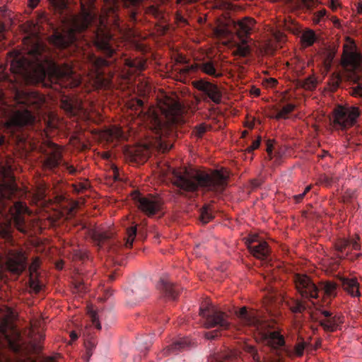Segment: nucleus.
Returning a JSON list of instances; mask_svg holds the SVG:
<instances>
[{
    "instance_id": "f257e3e1",
    "label": "nucleus",
    "mask_w": 362,
    "mask_h": 362,
    "mask_svg": "<svg viewBox=\"0 0 362 362\" xmlns=\"http://www.w3.org/2000/svg\"><path fill=\"white\" fill-rule=\"evenodd\" d=\"M27 58L18 51L11 52V71L27 81L41 82L47 77L54 80L65 88H75L81 81L68 64L60 65L49 55L47 47L38 40L28 47Z\"/></svg>"
},
{
    "instance_id": "f03ea898",
    "label": "nucleus",
    "mask_w": 362,
    "mask_h": 362,
    "mask_svg": "<svg viewBox=\"0 0 362 362\" xmlns=\"http://www.w3.org/2000/svg\"><path fill=\"white\" fill-rule=\"evenodd\" d=\"M93 20L94 16L89 11H84L80 16H71L62 31L53 28L49 41L57 48L65 49L83 38L87 42L93 43L105 57H113L116 54V47L112 34L102 23L90 28Z\"/></svg>"
},
{
    "instance_id": "7ed1b4c3",
    "label": "nucleus",
    "mask_w": 362,
    "mask_h": 362,
    "mask_svg": "<svg viewBox=\"0 0 362 362\" xmlns=\"http://www.w3.org/2000/svg\"><path fill=\"white\" fill-rule=\"evenodd\" d=\"M173 175V185L180 194L185 196L199 189L220 194L225 190L228 180V175L222 170L182 168L174 170Z\"/></svg>"
},
{
    "instance_id": "20e7f679",
    "label": "nucleus",
    "mask_w": 362,
    "mask_h": 362,
    "mask_svg": "<svg viewBox=\"0 0 362 362\" xmlns=\"http://www.w3.org/2000/svg\"><path fill=\"white\" fill-rule=\"evenodd\" d=\"M162 114L166 122L163 121L157 115L151 118V129L154 134L153 146L158 151L166 152L173 147L172 140L168 138L170 133L169 124H177L184 122L183 109L176 101L165 103L160 107Z\"/></svg>"
},
{
    "instance_id": "39448f33",
    "label": "nucleus",
    "mask_w": 362,
    "mask_h": 362,
    "mask_svg": "<svg viewBox=\"0 0 362 362\" xmlns=\"http://www.w3.org/2000/svg\"><path fill=\"white\" fill-rule=\"evenodd\" d=\"M262 341L271 351V354L264 356L263 359L269 362H284V356H301L306 345L304 341H301L295 345L293 350L286 347L284 337L278 331L262 333Z\"/></svg>"
},
{
    "instance_id": "423d86ee",
    "label": "nucleus",
    "mask_w": 362,
    "mask_h": 362,
    "mask_svg": "<svg viewBox=\"0 0 362 362\" xmlns=\"http://www.w3.org/2000/svg\"><path fill=\"white\" fill-rule=\"evenodd\" d=\"M293 281L301 299L289 298L285 303L290 311L293 314H302L310 305L308 300L318 297L319 289L311 279L305 274H295Z\"/></svg>"
},
{
    "instance_id": "0eeeda50",
    "label": "nucleus",
    "mask_w": 362,
    "mask_h": 362,
    "mask_svg": "<svg viewBox=\"0 0 362 362\" xmlns=\"http://www.w3.org/2000/svg\"><path fill=\"white\" fill-rule=\"evenodd\" d=\"M199 315L204 320V326L206 328L218 327L220 329H226L229 327L227 315L208 302L202 305Z\"/></svg>"
},
{
    "instance_id": "6e6552de",
    "label": "nucleus",
    "mask_w": 362,
    "mask_h": 362,
    "mask_svg": "<svg viewBox=\"0 0 362 362\" xmlns=\"http://www.w3.org/2000/svg\"><path fill=\"white\" fill-rule=\"evenodd\" d=\"M339 283H334L332 281L323 282L321 284V289L325 295L328 298H334L337 295V286L341 285L343 289L353 297L361 296L359 291V284L354 278L340 277Z\"/></svg>"
},
{
    "instance_id": "1a4fd4ad",
    "label": "nucleus",
    "mask_w": 362,
    "mask_h": 362,
    "mask_svg": "<svg viewBox=\"0 0 362 362\" xmlns=\"http://www.w3.org/2000/svg\"><path fill=\"white\" fill-rule=\"evenodd\" d=\"M218 63L212 59L203 60L200 62H196L192 64H187L179 69L178 73L181 77H187L196 74L199 70L202 73L214 77L220 78L222 76V72L217 68Z\"/></svg>"
},
{
    "instance_id": "9d476101",
    "label": "nucleus",
    "mask_w": 362,
    "mask_h": 362,
    "mask_svg": "<svg viewBox=\"0 0 362 362\" xmlns=\"http://www.w3.org/2000/svg\"><path fill=\"white\" fill-rule=\"evenodd\" d=\"M360 115L361 111L357 107L339 105L334 110V126L341 129H348L356 124Z\"/></svg>"
},
{
    "instance_id": "9b49d317",
    "label": "nucleus",
    "mask_w": 362,
    "mask_h": 362,
    "mask_svg": "<svg viewBox=\"0 0 362 362\" xmlns=\"http://www.w3.org/2000/svg\"><path fill=\"white\" fill-rule=\"evenodd\" d=\"M13 98L18 105L37 110L40 109L45 103V97L35 91L23 89H15Z\"/></svg>"
},
{
    "instance_id": "f8f14e48",
    "label": "nucleus",
    "mask_w": 362,
    "mask_h": 362,
    "mask_svg": "<svg viewBox=\"0 0 362 362\" xmlns=\"http://www.w3.org/2000/svg\"><path fill=\"white\" fill-rule=\"evenodd\" d=\"M133 199L138 209L149 217L156 214L161 209L160 200L153 196H144L135 192L133 194Z\"/></svg>"
},
{
    "instance_id": "ddd939ff",
    "label": "nucleus",
    "mask_w": 362,
    "mask_h": 362,
    "mask_svg": "<svg viewBox=\"0 0 362 362\" xmlns=\"http://www.w3.org/2000/svg\"><path fill=\"white\" fill-rule=\"evenodd\" d=\"M6 267L13 274H22L27 267V258L22 250H8L6 253Z\"/></svg>"
},
{
    "instance_id": "4468645a",
    "label": "nucleus",
    "mask_w": 362,
    "mask_h": 362,
    "mask_svg": "<svg viewBox=\"0 0 362 362\" xmlns=\"http://www.w3.org/2000/svg\"><path fill=\"white\" fill-rule=\"evenodd\" d=\"M90 78L97 88H103L108 83L107 79L105 77V73L102 68L109 66L110 62L102 57H90Z\"/></svg>"
},
{
    "instance_id": "2eb2a0df",
    "label": "nucleus",
    "mask_w": 362,
    "mask_h": 362,
    "mask_svg": "<svg viewBox=\"0 0 362 362\" xmlns=\"http://www.w3.org/2000/svg\"><path fill=\"white\" fill-rule=\"evenodd\" d=\"M28 213V209L22 202H15L9 209L11 218L13 221L15 227L21 233L26 234L29 226L25 222V215Z\"/></svg>"
},
{
    "instance_id": "dca6fc26",
    "label": "nucleus",
    "mask_w": 362,
    "mask_h": 362,
    "mask_svg": "<svg viewBox=\"0 0 362 362\" xmlns=\"http://www.w3.org/2000/svg\"><path fill=\"white\" fill-rule=\"evenodd\" d=\"M193 86L198 90L203 92L215 104H220L222 92L216 84L209 81L199 79L193 82Z\"/></svg>"
},
{
    "instance_id": "f3484780",
    "label": "nucleus",
    "mask_w": 362,
    "mask_h": 362,
    "mask_svg": "<svg viewBox=\"0 0 362 362\" xmlns=\"http://www.w3.org/2000/svg\"><path fill=\"white\" fill-rule=\"evenodd\" d=\"M47 148L50 150H45L44 154L45 158L43 161L44 166L50 170H54L62 163V155L58 146L51 141H47Z\"/></svg>"
},
{
    "instance_id": "a211bd4d",
    "label": "nucleus",
    "mask_w": 362,
    "mask_h": 362,
    "mask_svg": "<svg viewBox=\"0 0 362 362\" xmlns=\"http://www.w3.org/2000/svg\"><path fill=\"white\" fill-rule=\"evenodd\" d=\"M247 247L250 253L257 259H266L269 254V249L267 243L253 236L250 238L247 242Z\"/></svg>"
},
{
    "instance_id": "6ab92c4d",
    "label": "nucleus",
    "mask_w": 362,
    "mask_h": 362,
    "mask_svg": "<svg viewBox=\"0 0 362 362\" xmlns=\"http://www.w3.org/2000/svg\"><path fill=\"white\" fill-rule=\"evenodd\" d=\"M358 236H357L356 238L351 239H339L335 243V249L337 257L340 259L345 258L349 255L351 250H360L361 245L358 243Z\"/></svg>"
},
{
    "instance_id": "aec40b11",
    "label": "nucleus",
    "mask_w": 362,
    "mask_h": 362,
    "mask_svg": "<svg viewBox=\"0 0 362 362\" xmlns=\"http://www.w3.org/2000/svg\"><path fill=\"white\" fill-rule=\"evenodd\" d=\"M237 316L244 325L254 326L257 329H259V327L261 325V320L255 311H247L245 307H243L237 313Z\"/></svg>"
},
{
    "instance_id": "412c9836",
    "label": "nucleus",
    "mask_w": 362,
    "mask_h": 362,
    "mask_svg": "<svg viewBox=\"0 0 362 362\" xmlns=\"http://www.w3.org/2000/svg\"><path fill=\"white\" fill-rule=\"evenodd\" d=\"M255 23L254 19L246 17L235 24L234 27L240 39L247 40L254 28Z\"/></svg>"
},
{
    "instance_id": "4be33fe9",
    "label": "nucleus",
    "mask_w": 362,
    "mask_h": 362,
    "mask_svg": "<svg viewBox=\"0 0 362 362\" xmlns=\"http://www.w3.org/2000/svg\"><path fill=\"white\" fill-rule=\"evenodd\" d=\"M160 283V288L162 290L165 296L170 300H175L180 292V286L174 284L167 277H162Z\"/></svg>"
},
{
    "instance_id": "5701e85b",
    "label": "nucleus",
    "mask_w": 362,
    "mask_h": 362,
    "mask_svg": "<svg viewBox=\"0 0 362 362\" xmlns=\"http://www.w3.org/2000/svg\"><path fill=\"white\" fill-rule=\"evenodd\" d=\"M361 56L355 52L344 54L342 58V64L346 69L355 72L361 68Z\"/></svg>"
},
{
    "instance_id": "b1692460",
    "label": "nucleus",
    "mask_w": 362,
    "mask_h": 362,
    "mask_svg": "<svg viewBox=\"0 0 362 362\" xmlns=\"http://www.w3.org/2000/svg\"><path fill=\"white\" fill-rule=\"evenodd\" d=\"M320 325L327 332H334L344 322L341 315L336 314L333 317L322 318L318 320Z\"/></svg>"
},
{
    "instance_id": "393cba45",
    "label": "nucleus",
    "mask_w": 362,
    "mask_h": 362,
    "mask_svg": "<svg viewBox=\"0 0 362 362\" xmlns=\"http://www.w3.org/2000/svg\"><path fill=\"white\" fill-rule=\"evenodd\" d=\"M189 345V342L187 339H180L165 348L162 353L163 356H168L171 354H176L180 351L185 350Z\"/></svg>"
},
{
    "instance_id": "a878e982",
    "label": "nucleus",
    "mask_w": 362,
    "mask_h": 362,
    "mask_svg": "<svg viewBox=\"0 0 362 362\" xmlns=\"http://www.w3.org/2000/svg\"><path fill=\"white\" fill-rule=\"evenodd\" d=\"M123 6L129 9V18L132 21H136L138 13L137 9L144 0H120Z\"/></svg>"
},
{
    "instance_id": "bb28decb",
    "label": "nucleus",
    "mask_w": 362,
    "mask_h": 362,
    "mask_svg": "<svg viewBox=\"0 0 362 362\" xmlns=\"http://www.w3.org/2000/svg\"><path fill=\"white\" fill-rule=\"evenodd\" d=\"M35 121V116L31 112L28 110L23 113L18 114L16 118V123L19 127L32 125Z\"/></svg>"
},
{
    "instance_id": "cd10ccee",
    "label": "nucleus",
    "mask_w": 362,
    "mask_h": 362,
    "mask_svg": "<svg viewBox=\"0 0 362 362\" xmlns=\"http://www.w3.org/2000/svg\"><path fill=\"white\" fill-rule=\"evenodd\" d=\"M93 242L102 247L107 243L110 239V235L107 232H99L98 230H92L90 233Z\"/></svg>"
},
{
    "instance_id": "c85d7f7f",
    "label": "nucleus",
    "mask_w": 362,
    "mask_h": 362,
    "mask_svg": "<svg viewBox=\"0 0 362 362\" xmlns=\"http://www.w3.org/2000/svg\"><path fill=\"white\" fill-rule=\"evenodd\" d=\"M44 339L45 335L42 333H38L35 335L30 344L29 352L31 354H39L42 349L40 343Z\"/></svg>"
},
{
    "instance_id": "c756f323",
    "label": "nucleus",
    "mask_w": 362,
    "mask_h": 362,
    "mask_svg": "<svg viewBox=\"0 0 362 362\" xmlns=\"http://www.w3.org/2000/svg\"><path fill=\"white\" fill-rule=\"evenodd\" d=\"M214 218V209L211 205H204L200 211V220L204 223H209Z\"/></svg>"
},
{
    "instance_id": "7c9ffc66",
    "label": "nucleus",
    "mask_w": 362,
    "mask_h": 362,
    "mask_svg": "<svg viewBox=\"0 0 362 362\" xmlns=\"http://www.w3.org/2000/svg\"><path fill=\"white\" fill-rule=\"evenodd\" d=\"M242 348L245 352L250 355L254 362H262V356L254 346L245 343Z\"/></svg>"
},
{
    "instance_id": "2f4dec72",
    "label": "nucleus",
    "mask_w": 362,
    "mask_h": 362,
    "mask_svg": "<svg viewBox=\"0 0 362 362\" xmlns=\"http://www.w3.org/2000/svg\"><path fill=\"white\" fill-rule=\"evenodd\" d=\"M295 107L296 106L293 104H286L281 110H277L276 114L273 117L276 119H286L288 115L293 112Z\"/></svg>"
},
{
    "instance_id": "473e14b6",
    "label": "nucleus",
    "mask_w": 362,
    "mask_h": 362,
    "mask_svg": "<svg viewBox=\"0 0 362 362\" xmlns=\"http://www.w3.org/2000/svg\"><path fill=\"white\" fill-rule=\"evenodd\" d=\"M241 41V44H238L236 47V49L235 50V54L242 57H247L250 52V48L247 45V40L246 39H240Z\"/></svg>"
},
{
    "instance_id": "72a5a7b5",
    "label": "nucleus",
    "mask_w": 362,
    "mask_h": 362,
    "mask_svg": "<svg viewBox=\"0 0 362 362\" xmlns=\"http://www.w3.org/2000/svg\"><path fill=\"white\" fill-rule=\"evenodd\" d=\"M145 13L153 16L156 19L163 20L164 13L163 12L155 5H151L145 8Z\"/></svg>"
},
{
    "instance_id": "f704fd0d",
    "label": "nucleus",
    "mask_w": 362,
    "mask_h": 362,
    "mask_svg": "<svg viewBox=\"0 0 362 362\" xmlns=\"http://www.w3.org/2000/svg\"><path fill=\"white\" fill-rule=\"evenodd\" d=\"M315 40L316 35L313 30L305 31L303 33L301 36V41L307 47L313 45Z\"/></svg>"
},
{
    "instance_id": "c9c22d12",
    "label": "nucleus",
    "mask_w": 362,
    "mask_h": 362,
    "mask_svg": "<svg viewBox=\"0 0 362 362\" xmlns=\"http://www.w3.org/2000/svg\"><path fill=\"white\" fill-rule=\"evenodd\" d=\"M28 284L30 290L35 293H39L42 287V285L37 279V275H29Z\"/></svg>"
},
{
    "instance_id": "e433bc0d",
    "label": "nucleus",
    "mask_w": 362,
    "mask_h": 362,
    "mask_svg": "<svg viewBox=\"0 0 362 362\" xmlns=\"http://www.w3.org/2000/svg\"><path fill=\"white\" fill-rule=\"evenodd\" d=\"M49 4L55 11L59 12L60 14H62L68 6L66 0H49Z\"/></svg>"
},
{
    "instance_id": "4c0bfd02",
    "label": "nucleus",
    "mask_w": 362,
    "mask_h": 362,
    "mask_svg": "<svg viewBox=\"0 0 362 362\" xmlns=\"http://www.w3.org/2000/svg\"><path fill=\"white\" fill-rule=\"evenodd\" d=\"M49 4L55 11L59 12L60 14H62L68 6L66 0H49Z\"/></svg>"
},
{
    "instance_id": "58836bf2",
    "label": "nucleus",
    "mask_w": 362,
    "mask_h": 362,
    "mask_svg": "<svg viewBox=\"0 0 362 362\" xmlns=\"http://www.w3.org/2000/svg\"><path fill=\"white\" fill-rule=\"evenodd\" d=\"M136 235V227L132 226L127 229V238L125 245L127 247H131Z\"/></svg>"
},
{
    "instance_id": "ea45409f",
    "label": "nucleus",
    "mask_w": 362,
    "mask_h": 362,
    "mask_svg": "<svg viewBox=\"0 0 362 362\" xmlns=\"http://www.w3.org/2000/svg\"><path fill=\"white\" fill-rule=\"evenodd\" d=\"M317 3V0H295V5L297 7L307 9H312Z\"/></svg>"
},
{
    "instance_id": "a19ab883",
    "label": "nucleus",
    "mask_w": 362,
    "mask_h": 362,
    "mask_svg": "<svg viewBox=\"0 0 362 362\" xmlns=\"http://www.w3.org/2000/svg\"><path fill=\"white\" fill-rule=\"evenodd\" d=\"M301 86L306 90L314 89L316 86V80L312 76H308L301 82Z\"/></svg>"
},
{
    "instance_id": "79ce46f5",
    "label": "nucleus",
    "mask_w": 362,
    "mask_h": 362,
    "mask_svg": "<svg viewBox=\"0 0 362 362\" xmlns=\"http://www.w3.org/2000/svg\"><path fill=\"white\" fill-rule=\"evenodd\" d=\"M206 130H207L206 125L205 124L202 123V124H200L194 127L192 133L194 134V135L196 137L200 139L203 136V135L206 132Z\"/></svg>"
},
{
    "instance_id": "37998d69",
    "label": "nucleus",
    "mask_w": 362,
    "mask_h": 362,
    "mask_svg": "<svg viewBox=\"0 0 362 362\" xmlns=\"http://www.w3.org/2000/svg\"><path fill=\"white\" fill-rule=\"evenodd\" d=\"M0 236L6 240H10L11 238L10 223L5 226H0Z\"/></svg>"
},
{
    "instance_id": "c03bdc74",
    "label": "nucleus",
    "mask_w": 362,
    "mask_h": 362,
    "mask_svg": "<svg viewBox=\"0 0 362 362\" xmlns=\"http://www.w3.org/2000/svg\"><path fill=\"white\" fill-rule=\"evenodd\" d=\"M125 65L129 68H136L140 70L144 67V64L141 62L130 59H125Z\"/></svg>"
},
{
    "instance_id": "a18cd8bd",
    "label": "nucleus",
    "mask_w": 362,
    "mask_h": 362,
    "mask_svg": "<svg viewBox=\"0 0 362 362\" xmlns=\"http://www.w3.org/2000/svg\"><path fill=\"white\" fill-rule=\"evenodd\" d=\"M350 94L354 97L362 98V86L360 84L356 85L350 90Z\"/></svg>"
},
{
    "instance_id": "49530a36",
    "label": "nucleus",
    "mask_w": 362,
    "mask_h": 362,
    "mask_svg": "<svg viewBox=\"0 0 362 362\" xmlns=\"http://www.w3.org/2000/svg\"><path fill=\"white\" fill-rule=\"evenodd\" d=\"M85 345L86 348V357L87 360H88L93 354L92 349L95 347V344L94 341H86Z\"/></svg>"
},
{
    "instance_id": "de8ad7c7",
    "label": "nucleus",
    "mask_w": 362,
    "mask_h": 362,
    "mask_svg": "<svg viewBox=\"0 0 362 362\" xmlns=\"http://www.w3.org/2000/svg\"><path fill=\"white\" fill-rule=\"evenodd\" d=\"M326 10L325 8H322L318 11H317L314 14L313 21L315 23H319L322 18H323L326 15Z\"/></svg>"
},
{
    "instance_id": "09e8293b",
    "label": "nucleus",
    "mask_w": 362,
    "mask_h": 362,
    "mask_svg": "<svg viewBox=\"0 0 362 362\" xmlns=\"http://www.w3.org/2000/svg\"><path fill=\"white\" fill-rule=\"evenodd\" d=\"M39 262L37 259H35L31 264L29 266L30 275H37V271L39 268Z\"/></svg>"
},
{
    "instance_id": "8fccbe9b",
    "label": "nucleus",
    "mask_w": 362,
    "mask_h": 362,
    "mask_svg": "<svg viewBox=\"0 0 362 362\" xmlns=\"http://www.w3.org/2000/svg\"><path fill=\"white\" fill-rule=\"evenodd\" d=\"M261 142V137H258L257 139L254 140L250 146H249L247 148V151L249 153L252 152L254 150L259 148Z\"/></svg>"
},
{
    "instance_id": "3c124183",
    "label": "nucleus",
    "mask_w": 362,
    "mask_h": 362,
    "mask_svg": "<svg viewBox=\"0 0 362 362\" xmlns=\"http://www.w3.org/2000/svg\"><path fill=\"white\" fill-rule=\"evenodd\" d=\"M204 336L206 339H214L218 336V330H213L210 332H206L204 334Z\"/></svg>"
},
{
    "instance_id": "603ef678",
    "label": "nucleus",
    "mask_w": 362,
    "mask_h": 362,
    "mask_svg": "<svg viewBox=\"0 0 362 362\" xmlns=\"http://www.w3.org/2000/svg\"><path fill=\"white\" fill-rule=\"evenodd\" d=\"M322 184H325V185H330L332 182V178L326 175H323L320 178Z\"/></svg>"
},
{
    "instance_id": "864d4df0",
    "label": "nucleus",
    "mask_w": 362,
    "mask_h": 362,
    "mask_svg": "<svg viewBox=\"0 0 362 362\" xmlns=\"http://www.w3.org/2000/svg\"><path fill=\"white\" fill-rule=\"evenodd\" d=\"M328 4L332 10H336L340 5L339 0H328Z\"/></svg>"
},
{
    "instance_id": "5fc2aeb1",
    "label": "nucleus",
    "mask_w": 362,
    "mask_h": 362,
    "mask_svg": "<svg viewBox=\"0 0 362 362\" xmlns=\"http://www.w3.org/2000/svg\"><path fill=\"white\" fill-rule=\"evenodd\" d=\"M175 21L177 23L185 24L187 23L186 19L182 16V15L180 13H177L175 14Z\"/></svg>"
},
{
    "instance_id": "6e6d98bb",
    "label": "nucleus",
    "mask_w": 362,
    "mask_h": 362,
    "mask_svg": "<svg viewBox=\"0 0 362 362\" xmlns=\"http://www.w3.org/2000/svg\"><path fill=\"white\" fill-rule=\"evenodd\" d=\"M62 165L66 168L69 173L71 175H74L76 173V169L73 165H69L66 163H63Z\"/></svg>"
},
{
    "instance_id": "4d7b16f0",
    "label": "nucleus",
    "mask_w": 362,
    "mask_h": 362,
    "mask_svg": "<svg viewBox=\"0 0 362 362\" xmlns=\"http://www.w3.org/2000/svg\"><path fill=\"white\" fill-rule=\"evenodd\" d=\"M321 313L322 315H323V318H329V317H333L334 316V315H333L332 313H331L330 311L329 310H321Z\"/></svg>"
},
{
    "instance_id": "13d9d810",
    "label": "nucleus",
    "mask_w": 362,
    "mask_h": 362,
    "mask_svg": "<svg viewBox=\"0 0 362 362\" xmlns=\"http://www.w3.org/2000/svg\"><path fill=\"white\" fill-rule=\"evenodd\" d=\"M92 321H93V325L98 329H101V326H100V324L99 323L98 320H97L96 318V316H95V314H93L92 315Z\"/></svg>"
},
{
    "instance_id": "bf43d9fd",
    "label": "nucleus",
    "mask_w": 362,
    "mask_h": 362,
    "mask_svg": "<svg viewBox=\"0 0 362 362\" xmlns=\"http://www.w3.org/2000/svg\"><path fill=\"white\" fill-rule=\"evenodd\" d=\"M112 173H113L112 177H113L114 180H119V170L116 166L113 167Z\"/></svg>"
},
{
    "instance_id": "052dcab7",
    "label": "nucleus",
    "mask_w": 362,
    "mask_h": 362,
    "mask_svg": "<svg viewBox=\"0 0 362 362\" xmlns=\"http://www.w3.org/2000/svg\"><path fill=\"white\" fill-rule=\"evenodd\" d=\"M8 343H9V345L11 346V347L12 348V349H13L15 352L18 353V352H19V351H20L21 348H20V346H19L14 344H13V341H11L10 339L8 340Z\"/></svg>"
},
{
    "instance_id": "680f3d73",
    "label": "nucleus",
    "mask_w": 362,
    "mask_h": 362,
    "mask_svg": "<svg viewBox=\"0 0 362 362\" xmlns=\"http://www.w3.org/2000/svg\"><path fill=\"white\" fill-rule=\"evenodd\" d=\"M305 197V193H300L299 194H297V195H295L293 197V199H295V201L298 203V202H300L301 200L304 198Z\"/></svg>"
},
{
    "instance_id": "e2e57ef3",
    "label": "nucleus",
    "mask_w": 362,
    "mask_h": 362,
    "mask_svg": "<svg viewBox=\"0 0 362 362\" xmlns=\"http://www.w3.org/2000/svg\"><path fill=\"white\" fill-rule=\"evenodd\" d=\"M40 2V0H30L29 1V6L33 9L35 7H37L38 3Z\"/></svg>"
},
{
    "instance_id": "0e129e2a",
    "label": "nucleus",
    "mask_w": 362,
    "mask_h": 362,
    "mask_svg": "<svg viewBox=\"0 0 362 362\" xmlns=\"http://www.w3.org/2000/svg\"><path fill=\"white\" fill-rule=\"evenodd\" d=\"M273 150V146L269 140L267 141V151L268 154H272Z\"/></svg>"
},
{
    "instance_id": "69168bd1",
    "label": "nucleus",
    "mask_w": 362,
    "mask_h": 362,
    "mask_svg": "<svg viewBox=\"0 0 362 362\" xmlns=\"http://www.w3.org/2000/svg\"><path fill=\"white\" fill-rule=\"evenodd\" d=\"M356 9L358 13L362 14V1L357 3Z\"/></svg>"
},
{
    "instance_id": "338daca9",
    "label": "nucleus",
    "mask_w": 362,
    "mask_h": 362,
    "mask_svg": "<svg viewBox=\"0 0 362 362\" xmlns=\"http://www.w3.org/2000/svg\"><path fill=\"white\" fill-rule=\"evenodd\" d=\"M47 20V18L46 17L45 14H44V13H42L39 16V21H40V23H43L44 21H46Z\"/></svg>"
},
{
    "instance_id": "774afa93",
    "label": "nucleus",
    "mask_w": 362,
    "mask_h": 362,
    "mask_svg": "<svg viewBox=\"0 0 362 362\" xmlns=\"http://www.w3.org/2000/svg\"><path fill=\"white\" fill-rule=\"evenodd\" d=\"M269 83L271 84L272 86H276V84L278 83L277 80L273 78H270Z\"/></svg>"
}]
</instances>
